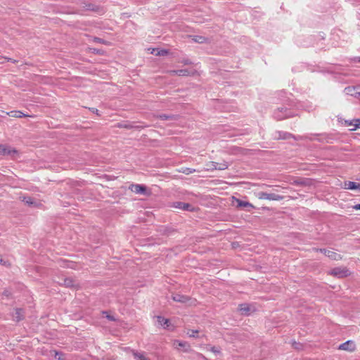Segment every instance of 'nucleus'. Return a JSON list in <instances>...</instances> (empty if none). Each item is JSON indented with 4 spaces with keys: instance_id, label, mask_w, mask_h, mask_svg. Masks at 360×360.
<instances>
[{
    "instance_id": "c9c22d12",
    "label": "nucleus",
    "mask_w": 360,
    "mask_h": 360,
    "mask_svg": "<svg viewBox=\"0 0 360 360\" xmlns=\"http://www.w3.org/2000/svg\"><path fill=\"white\" fill-rule=\"evenodd\" d=\"M182 62H183V63H184V64H185V65H190V64H191V63H191V61L190 60H188V59H185V60H184Z\"/></svg>"
},
{
    "instance_id": "4c0bfd02",
    "label": "nucleus",
    "mask_w": 360,
    "mask_h": 360,
    "mask_svg": "<svg viewBox=\"0 0 360 360\" xmlns=\"http://www.w3.org/2000/svg\"><path fill=\"white\" fill-rule=\"evenodd\" d=\"M148 50L150 51V53L154 54V55H155V53L157 51V49H151V48H150Z\"/></svg>"
},
{
    "instance_id": "f257e3e1",
    "label": "nucleus",
    "mask_w": 360,
    "mask_h": 360,
    "mask_svg": "<svg viewBox=\"0 0 360 360\" xmlns=\"http://www.w3.org/2000/svg\"><path fill=\"white\" fill-rule=\"evenodd\" d=\"M172 298L175 302H180L187 305L195 304L196 302L195 299H192L188 296L181 295L179 293L173 294Z\"/></svg>"
},
{
    "instance_id": "ea45409f",
    "label": "nucleus",
    "mask_w": 360,
    "mask_h": 360,
    "mask_svg": "<svg viewBox=\"0 0 360 360\" xmlns=\"http://www.w3.org/2000/svg\"><path fill=\"white\" fill-rule=\"evenodd\" d=\"M3 295H4L6 297H8L10 295V292H8V290H4Z\"/></svg>"
},
{
    "instance_id": "473e14b6",
    "label": "nucleus",
    "mask_w": 360,
    "mask_h": 360,
    "mask_svg": "<svg viewBox=\"0 0 360 360\" xmlns=\"http://www.w3.org/2000/svg\"><path fill=\"white\" fill-rule=\"evenodd\" d=\"M92 51V53H98V54H103V51L102 50H100V49H90Z\"/></svg>"
},
{
    "instance_id": "2eb2a0df",
    "label": "nucleus",
    "mask_w": 360,
    "mask_h": 360,
    "mask_svg": "<svg viewBox=\"0 0 360 360\" xmlns=\"http://www.w3.org/2000/svg\"><path fill=\"white\" fill-rule=\"evenodd\" d=\"M292 136V134L286 132L276 131L274 138L277 139H288Z\"/></svg>"
},
{
    "instance_id": "cd10ccee",
    "label": "nucleus",
    "mask_w": 360,
    "mask_h": 360,
    "mask_svg": "<svg viewBox=\"0 0 360 360\" xmlns=\"http://www.w3.org/2000/svg\"><path fill=\"white\" fill-rule=\"evenodd\" d=\"M354 124H352V122L348 123V125H354V128L351 129V130H355L360 125V120H354Z\"/></svg>"
},
{
    "instance_id": "39448f33",
    "label": "nucleus",
    "mask_w": 360,
    "mask_h": 360,
    "mask_svg": "<svg viewBox=\"0 0 360 360\" xmlns=\"http://www.w3.org/2000/svg\"><path fill=\"white\" fill-rule=\"evenodd\" d=\"M20 199L25 204L36 207H39L41 205V202L35 200L34 198L30 196H20Z\"/></svg>"
},
{
    "instance_id": "bb28decb",
    "label": "nucleus",
    "mask_w": 360,
    "mask_h": 360,
    "mask_svg": "<svg viewBox=\"0 0 360 360\" xmlns=\"http://www.w3.org/2000/svg\"><path fill=\"white\" fill-rule=\"evenodd\" d=\"M217 169L219 170H224L228 168L229 164L226 162H221V163H217Z\"/></svg>"
},
{
    "instance_id": "423d86ee",
    "label": "nucleus",
    "mask_w": 360,
    "mask_h": 360,
    "mask_svg": "<svg viewBox=\"0 0 360 360\" xmlns=\"http://www.w3.org/2000/svg\"><path fill=\"white\" fill-rule=\"evenodd\" d=\"M173 346L175 349H179V348H182L183 351L185 352H188L191 351V346L187 342H183L175 340L173 342Z\"/></svg>"
},
{
    "instance_id": "f704fd0d",
    "label": "nucleus",
    "mask_w": 360,
    "mask_h": 360,
    "mask_svg": "<svg viewBox=\"0 0 360 360\" xmlns=\"http://www.w3.org/2000/svg\"><path fill=\"white\" fill-rule=\"evenodd\" d=\"M288 117V115H285V116H282L281 115H279L278 113L276 115V117L278 119V120H283L285 117Z\"/></svg>"
},
{
    "instance_id": "aec40b11",
    "label": "nucleus",
    "mask_w": 360,
    "mask_h": 360,
    "mask_svg": "<svg viewBox=\"0 0 360 360\" xmlns=\"http://www.w3.org/2000/svg\"><path fill=\"white\" fill-rule=\"evenodd\" d=\"M7 115L13 117H29V115L24 114L21 111L13 110L9 112H7Z\"/></svg>"
},
{
    "instance_id": "dca6fc26",
    "label": "nucleus",
    "mask_w": 360,
    "mask_h": 360,
    "mask_svg": "<svg viewBox=\"0 0 360 360\" xmlns=\"http://www.w3.org/2000/svg\"><path fill=\"white\" fill-rule=\"evenodd\" d=\"M158 323L162 326L164 328H167L169 326V320L167 319H164L161 316L157 317Z\"/></svg>"
},
{
    "instance_id": "79ce46f5",
    "label": "nucleus",
    "mask_w": 360,
    "mask_h": 360,
    "mask_svg": "<svg viewBox=\"0 0 360 360\" xmlns=\"http://www.w3.org/2000/svg\"><path fill=\"white\" fill-rule=\"evenodd\" d=\"M211 351H212V352H214V353H217V352H219V351H218V350L217 349V348H216V347H212Z\"/></svg>"
},
{
    "instance_id": "37998d69",
    "label": "nucleus",
    "mask_w": 360,
    "mask_h": 360,
    "mask_svg": "<svg viewBox=\"0 0 360 360\" xmlns=\"http://www.w3.org/2000/svg\"><path fill=\"white\" fill-rule=\"evenodd\" d=\"M355 210H360V204H357L353 207Z\"/></svg>"
},
{
    "instance_id": "5701e85b",
    "label": "nucleus",
    "mask_w": 360,
    "mask_h": 360,
    "mask_svg": "<svg viewBox=\"0 0 360 360\" xmlns=\"http://www.w3.org/2000/svg\"><path fill=\"white\" fill-rule=\"evenodd\" d=\"M193 40L195 42L202 44V43L205 42L207 41V39L205 37H202V36H194L193 37Z\"/></svg>"
},
{
    "instance_id": "a878e982",
    "label": "nucleus",
    "mask_w": 360,
    "mask_h": 360,
    "mask_svg": "<svg viewBox=\"0 0 360 360\" xmlns=\"http://www.w3.org/2000/svg\"><path fill=\"white\" fill-rule=\"evenodd\" d=\"M169 53V51L168 50H166V49H157V51L156 53H155V56H166Z\"/></svg>"
},
{
    "instance_id": "58836bf2",
    "label": "nucleus",
    "mask_w": 360,
    "mask_h": 360,
    "mask_svg": "<svg viewBox=\"0 0 360 360\" xmlns=\"http://www.w3.org/2000/svg\"><path fill=\"white\" fill-rule=\"evenodd\" d=\"M167 72L170 75H176V70H168Z\"/></svg>"
},
{
    "instance_id": "4be33fe9",
    "label": "nucleus",
    "mask_w": 360,
    "mask_h": 360,
    "mask_svg": "<svg viewBox=\"0 0 360 360\" xmlns=\"http://www.w3.org/2000/svg\"><path fill=\"white\" fill-rule=\"evenodd\" d=\"M217 162H208L206 166H207V168H206V170L207 171H212V170H214V169H217Z\"/></svg>"
},
{
    "instance_id": "4468645a",
    "label": "nucleus",
    "mask_w": 360,
    "mask_h": 360,
    "mask_svg": "<svg viewBox=\"0 0 360 360\" xmlns=\"http://www.w3.org/2000/svg\"><path fill=\"white\" fill-rule=\"evenodd\" d=\"M24 317L23 311L22 309H15L14 314H13V319L15 321H21Z\"/></svg>"
},
{
    "instance_id": "6ab92c4d",
    "label": "nucleus",
    "mask_w": 360,
    "mask_h": 360,
    "mask_svg": "<svg viewBox=\"0 0 360 360\" xmlns=\"http://www.w3.org/2000/svg\"><path fill=\"white\" fill-rule=\"evenodd\" d=\"M345 188L350 190H354L356 188L360 189V184H357L356 183L353 181H346L345 182Z\"/></svg>"
},
{
    "instance_id": "f03ea898",
    "label": "nucleus",
    "mask_w": 360,
    "mask_h": 360,
    "mask_svg": "<svg viewBox=\"0 0 360 360\" xmlns=\"http://www.w3.org/2000/svg\"><path fill=\"white\" fill-rule=\"evenodd\" d=\"M256 196L260 200H282L284 197L276 193H267L266 192H259L256 194Z\"/></svg>"
},
{
    "instance_id": "412c9836",
    "label": "nucleus",
    "mask_w": 360,
    "mask_h": 360,
    "mask_svg": "<svg viewBox=\"0 0 360 360\" xmlns=\"http://www.w3.org/2000/svg\"><path fill=\"white\" fill-rule=\"evenodd\" d=\"M158 117L161 120H177V116L174 115H166V114H162L158 116Z\"/></svg>"
},
{
    "instance_id": "0eeeda50",
    "label": "nucleus",
    "mask_w": 360,
    "mask_h": 360,
    "mask_svg": "<svg viewBox=\"0 0 360 360\" xmlns=\"http://www.w3.org/2000/svg\"><path fill=\"white\" fill-rule=\"evenodd\" d=\"M238 310L242 315L248 316L255 311V308L248 304H242L239 305Z\"/></svg>"
},
{
    "instance_id": "c85d7f7f",
    "label": "nucleus",
    "mask_w": 360,
    "mask_h": 360,
    "mask_svg": "<svg viewBox=\"0 0 360 360\" xmlns=\"http://www.w3.org/2000/svg\"><path fill=\"white\" fill-rule=\"evenodd\" d=\"M94 41H96V42H98V43H101V44H105V45H109L110 43L108 41H106L101 38H98V37H95L94 39Z\"/></svg>"
},
{
    "instance_id": "9b49d317",
    "label": "nucleus",
    "mask_w": 360,
    "mask_h": 360,
    "mask_svg": "<svg viewBox=\"0 0 360 360\" xmlns=\"http://www.w3.org/2000/svg\"><path fill=\"white\" fill-rule=\"evenodd\" d=\"M233 202H236V206L237 207H240V208H254V206L253 205H252L251 203L248 202H246V201H243V200H240L238 198H233Z\"/></svg>"
},
{
    "instance_id": "a211bd4d",
    "label": "nucleus",
    "mask_w": 360,
    "mask_h": 360,
    "mask_svg": "<svg viewBox=\"0 0 360 360\" xmlns=\"http://www.w3.org/2000/svg\"><path fill=\"white\" fill-rule=\"evenodd\" d=\"M327 257H329L330 259L338 261L342 259V257L340 254H338L335 252L329 250L328 252Z\"/></svg>"
},
{
    "instance_id": "a19ab883",
    "label": "nucleus",
    "mask_w": 360,
    "mask_h": 360,
    "mask_svg": "<svg viewBox=\"0 0 360 360\" xmlns=\"http://www.w3.org/2000/svg\"><path fill=\"white\" fill-rule=\"evenodd\" d=\"M122 127H124V128H127V129L132 128L133 127V126L131 125V124H125V125H123Z\"/></svg>"
},
{
    "instance_id": "f8f14e48",
    "label": "nucleus",
    "mask_w": 360,
    "mask_h": 360,
    "mask_svg": "<svg viewBox=\"0 0 360 360\" xmlns=\"http://www.w3.org/2000/svg\"><path fill=\"white\" fill-rule=\"evenodd\" d=\"M196 72H197L195 70L190 71L187 69H182V70H176L177 75L184 76V77L193 76L196 74Z\"/></svg>"
},
{
    "instance_id": "b1692460",
    "label": "nucleus",
    "mask_w": 360,
    "mask_h": 360,
    "mask_svg": "<svg viewBox=\"0 0 360 360\" xmlns=\"http://www.w3.org/2000/svg\"><path fill=\"white\" fill-rule=\"evenodd\" d=\"M84 8L86 10L93 11H96V12L98 11V10H99V8L97 6L92 4H86L84 6Z\"/></svg>"
},
{
    "instance_id": "1a4fd4ad",
    "label": "nucleus",
    "mask_w": 360,
    "mask_h": 360,
    "mask_svg": "<svg viewBox=\"0 0 360 360\" xmlns=\"http://www.w3.org/2000/svg\"><path fill=\"white\" fill-rule=\"evenodd\" d=\"M58 283L60 285H63L74 289H77L79 287V283L71 278H65L63 279V282L58 281Z\"/></svg>"
},
{
    "instance_id": "c756f323",
    "label": "nucleus",
    "mask_w": 360,
    "mask_h": 360,
    "mask_svg": "<svg viewBox=\"0 0 360 360\" xmlns=\"http://www.w3.org/2000/svg\"><path fill=\"white\" fill-rule=\"evenodd\" d=\"M313 250L316 251V252H320L324 254L326 256H327L328 252H329V250H326V249L314 248Z\"/></svg>"
},
{
    "instance_id": "72a5a7b5",
    "label": "nucleus",
    "mask_w": 360,
    "mask_h": 360,
    "mask_svg": "<svg viewBox=\"0 0 360 360\" xmlns=\"http://www.w3.org/2000/svg\"><path fill=\"white\" fill-rule=\"evenodd\" d=\"M190 207H191V205H189L188 203H184V205L181 209L184 210H188Z\"/></svg>"
},
{
    "instance_id": "393cba45",
    "label": "nucleus",
    "mask_w": 360,
    "mask_h": 360,
    "mask_svg": "<svg viewBox=\"0 0 360 360\" xmlns=\"http://www.w3.org/2000/svg\"><path fill=\"white\" fill-rule=\"evenodd\" d=\"M179 172L188 175V174H192V173L195 172V169L188 168V167H185V168L180 169L179 170Z\"/></svg>"
},
{
    "instance_id": "9d476101",
    "label": "nucleus",
    "mask_w": 360,
    "mask_h": 360,
    "mask_svg": "<svg viewBox=\"0 0 360 360\" xmlns=\"http://www.w3.org/2000/svg\"><path fill=\"white\" fill-rule=\"evenodd\" d=\"M17 153V150L4 145H0V154L3 155H13Z\"/></svg>"
},
{
    "instance_id": "6e6552de",
    "label": "nucleus",
    "mask_w": 360,
    "mask_h": 360,
    "mask_svg": "<svg viewBox=\"0 0 360 360\" xmlns=\"http://www.w3.org/2000/svg\"><path fill=\"white\" fill-rule=\"evenodd\" d=\"M338 349L340 350H345V351H349V352H353L356 349V345L354 341L352 340H348L342 344H341Z\"/></svg>"
},
{
    "instance_id": "f3484780",
    "label": "nucleus",
    "mask_w": 360,
    "mask_h": 360,
    "mask_svg": "<svg viewBox=\"0 0 360 360\" xmlns=\"http://www.w3.org/2000/svg\"><path fill=\"white\" fill-rule=\"evenodd\" d=\"M345 92L346 94L351 95L354 96L355 98L360 97V92H356L354 87H347L345 89Z\"/></svg>"
},
{
    "instance_id": "e433bc0d",
    "label": "nucleus",
    "mask_w": 360,
    "mask_h": 360,
    "mask_svg": "<svg viewBox=\"0 0 360 360\" xmlns=\"http://www.w3.org/2000/svg\"><path fill=\"white\" fill-rule=\"evenodd\" d=\"M184 202H177V203H176V207H178V208H179V209H181V208H182V207H183V205H184Z\"/></svg>"
},
{
    "instance_id": "7ed1b4c3",
    "label": "nucleus",
    "mask_w": 360,
    "mask_h": 360,
    "mask_svg": "<svg viewBox=\"0 0 360 360\" xmlns=\"http://www.w3.org/2000/svg\"><path fill=\"white\" fill-rule=\"evenodd\" d=\"M330 274L338 278H344L349 275V270L344 267L334 268Z\"/></svg>"
},
{
    "instance_id": "2f4dec72",
    "label": "nucleus",
    "mask_w": 360,
    "mask_h": 360,
    "mask_svg": "<svg viewBox=\"0 0 360 360\" xmlns=\"http://www.w3.org/2000/svg\"><path fill=\"white\" fill-rule=\"evenodd\" d=\"M292 347L296 349H300L302 347V345L300 343L294 342L292 343Z\"/></svg>"
},
{
    "instance_id": "c03bdc74",
    "label": "nucleus",
    "mask_w": 360,
    "mask_h": 360,
    "mask_svg": "<svg viewBox=\"0 0 360 360\" xmlns=\"http://www.w3.org/2000/svg\"><path fill=\"white\" fill-rule=\"evenodd\" d=\"M107 318L109 319V320H111V321H113L114 320V318L112 316H107Z\"/></svg>"
},
{
    "instance_id": "20e7f679",
    "label": "nucleus",
    "mask_w": 360,
    "mask_h": 360,
    "mask_svg": "<svg viewBox=\"0 0 360 360\" xmlns=\"http://www.w3.org/2000/svg\"><path fill=\"white\" fill-rule=\"evenodd\" d=\"M129 189L132 192L138 194H143L146 195H148L150 194V193L147 191V188L145 186L140 184H131L129 186Z\"/></svg>"
},
{
    "instance_id": "ddd939ff",
    "label": "nucleus",
    "mask_w": 360,
    "mask_h": 360,
    "mask_svg": "<svg viewBox=\"0 0 360 360\" xmlns=\"http://www.w3.org/2000/svg\"><path fill=\"white\" fill-rule=\"evenodd\" d=\"M132 354L136 360H150L144 352L133 351Z\"/></svg>"
},
{
    "instance_id": "7c9ffc66",
    "label": "nucleus",
    "mask_w": 360,
    "mask_h": 360,
    "mask_svg": "<svg viewBox=\"0 0 360 360\" xmlns=\"http://www.w3.org/2000/svg\"><path fill=\"white\" fill-rule=\"evenodd\" d=\"M198 330H190L188 331L187 334L190 336V337H195V334L198 333Z\"/></svg>"
}]
</instances>
